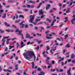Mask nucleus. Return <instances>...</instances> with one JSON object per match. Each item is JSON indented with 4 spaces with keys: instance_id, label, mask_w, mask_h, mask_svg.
<instances>
[{
    "instance_id": "obj_1",
    "label": "nucleus",
    "mask_w": 75,
    "mask_h": 75,
    "mask_svg": "<svg viewBox=\"0 0 75 75\" xmlns=\"http://www.w3.org/2000/svg\"><path fill=\"white\" fill-rule=\"evenodd\" d=\"M33 56L34 57L35 61L36 57H35V54L33 52V51H27L25 54V56H24V57L26 59H31Z\"/></svg>"
},
{
    "instance_id": "obj_2",
    "label": "nucleus",
    "mask_w": 75,
    "mask_h": 75,
    "mask_svg": "<svg viewBox=\"0 0 75 75\" xmlns=\"http://www.w3.org/2000/svg\"><path fill=\"white\" fill-rule=\"evenodd\" d=\"M30 22H31V23H33V21H34V18H35V15H31L30 16Z\"/></svg>"
},
{
    "instance_id": "obj_3",
    "label": "nucleus",
    "mask_w": 75,
    "mask_h": 75,
    "mask_svg": "<svg viewBox=\"0 0 75 75\" xmlns=\"http://www.w3.org/2000/svg\"><path fill=\"white\" fill-rule=\"evenodd\" d=\"M23 23H25V21H23L21 23H19V25L21 26V28H24L25 25L24 24H23Z\"/></svg>"
},
{
    "instance_id": "obj_4",
    "label": "nucleus",
    "mask_w": 75,
    "mask_h": 75,
    "mask_svg": "<svg viewBox=\"0 0 75 75\" xmlns=\"http://www.w3.org/2000/svg\"><path fill=\"white\" fill-rule=\"evenodd\" d=\"M26 38H30V39H31V38H33V36L30 37V35L29 33H28L27 32H26Z\"/></svg>"
},
{
    "instance_id": "obj_5",
    "label": "nucleus",
    "mask_w": 75,
    "mask_h": 75,
    "mask_svg": "<svg viewBox=\"0 0 75 75\" xmlns=\"http://www.w3.org/2000/svg\"><path fill=\"white\" fill-rule=\"evenodd\" d=\"M2 8H3V6L0 4V14H1L2 13H3L4 11L3 9H2Z\"/></svg>"
},
{
    "instance_id": "obj_6",
    "label": "nucleus",
    "mask_w": 75,
    "mask_h": 75,
    "mask_svg": "<svg viewBox=\"0 0 75 75\" xmlns=\"http://www.w3.org/2000/svg\"><path fill=\"white\" fill-rule=\"evenodd\" d=\"M57 40L59 41H63L64 39H63V38H62L60 37V38H57Z\"/></svg>"
},
{
    "instance_id": "obj_7",
    "label": "nucleus",
    "mask_w": 75,
    "mask_h": 75,
    "mask_svg": "<svg viewBox=\"0 0 75 75\" xmlns=\"http://www.w3.org/2000/svg\"><path fill=\"white\" fill-rule=\"evenodd\" d=\"M47 6L46 7V10H47L48 9H49V8H50V7H51V5H50V4H47Z\"/></svg>"
},
{
    "instance_id": "obj_8",
    "label": "nucleus",
    "mask_w": 75,
    "mask_h": 75,
    "mask_svg": "<svg viewBox=\"0 0 75 75\" xmlns=\"http://www.w3.org/2000/svg\"><path fill=\"white\" fill-rule=\"evenodd\" d=\"M34 43V42H30V41L28 42L27 43V45H29V44H30L31 45V44H33Z\"/></svg>"
},
{
    "instance_id": "obj_9",
    "label": "nucleus",
    "mask_w": 75,
    "mask_h": 75,
    "mask_svg": "<svg viewBox=\"0 0 75 75\" xmlns=\"http://www.w3.org/2000/svg\"><path fill=\"white\" fill-rule=\"evenodd\" d=\"M45 52L44 51L42 53L43 56L44 58L47 57V54H45Z\"/></svg>"
},
{
    "instance_id": "obj_10",
    "label": "nucleus",
    "mask_w": 75,
    "mask_h": 75,
    "mask_svg": "<svg viewBox=\"0 0 75 75\" xmlns=\"http://www.w3.org/2000/svg\"><path fill=\"white\" fill-rule=\"evenodd\" d=\"M5 25L7 27H10V24H8L6 22L4 23Z\"/></svg>"
},
{
    "instance_id": "obj_11",
    "label": "nucleus",
    "mask_w": 75,
    "mask_h": 75,
    "mask_svg": "<svg viewBox=\"0 0 75 75\" xmlns=\"http://www.w3.org/2000/svg\"><path fill=\"white\" fill-rule=\"evenodd\" d=\"M71 47V45H69V43H68L65 46V48H69Z\"/></svg>"
},
{
    "instance_id": "obj_12",
    "label": "nucleus",
    "mask_w": 75,
    "mask_h": 75,
    "mask_svg": "<svg viewBox=\"0 0 75 75\" xmlns=\"http://www.w3.org/2000/svg\"><path fill=\"white\" fill-rule=\"evenodd\" d=\"M16 38H14L13 39H11V38H10L9 39H8L7 40V41H10V40H16Z\"/></svg>"
},
{
    "instance_id": "obj_13",
    "label": "nucleus",
    "mask_w": 75,
    "mask_h": 75,
    "mask_svg": "<svg viewBox=\"0 0 75 75\" xmlns=\"http://www.w3.org/2000/svg\"><path fill=\"white\" fill-rule=\"evenodd\" d=\"M39 15H43L44 14V12H39Z\"/></svg>"
},
{
    "instance_id": "obj_14",
    "label": "nucleus",
    "mask_w": 75,
    "mask_h": 75,
    "mask_svg": "<svg viewBox=\"0 0 75 75\" xmlns=\"http://www.w3.org/2000/svg\"><path fill=\"white\" fill-rule=\"evenodd\" d=\"M46 21H48L50 23L52 21L51 20H50V19L48 18H47V19H46Z\"/></svg>"
},
{
    "instance_id": "obj_15",
    "label": "nucleus",
    "mask_w": 75,
    "mask_h": 75,
    "mask_svg": "<svg viewBox=\"0 0 75 75\" xmlns=\"http://www.w3.org/2000/svg\"><path fill=\"white\" fill-rule=\"evenodd\" d=\"M0 32L1 34H3L4 33V30H2L1 29H0Z\"/></svg>"
},
{
    "instance_id": "obj_16",
    "label": "nucleus",
    "mask_w": 75,
    "mask_h": 75,
    "mask_svg": "<svg viewBox=\"0 0 75 75\" xmlns=\"http://www.w3.org/2000/svg\"><path fill=\"white\" fill-rule=\"evenodd\" d=\"M46 38H47V39H48V40H50L52 38V37H49V36H47L46 37Z\"/></svg>"
},
{
    "instance_id": "obj_17",
    "label": "nucleus",
    "mask_w": 75,
    "mask_h": 75,
    "mask_svg": "<svg viewBox=\"0 0 75 75\" xmlns=\"http://www.w3.org/2000/svg\"><path fill=\"white\" fill-rule=\"evenodd\" d=\"M58 58H59V59H61L62 60V61H64V57H62L61 58V57L60 56H59Z\"/></svg>"
},
{
    "instance_id": "obj_18",
    "label": "nucleus",
    "mask_w": 75,
    "mask_h": 75,
    "mask_svg": "<svg viewBox=\"0 0 75 75\" xmlns=\"http://www.w3.org/2000/svg\"><path fill=\"white\" fill-rule=\"evenodd\" d=\"M40 73L41 74H39V75H44L45 74V73L43 71H41Z\"/></svg>"
},
{
    "instance_id": "obj_19",
    "label": "nucleus",
    "mask_w": 75,
    "mask_h": 75,
    "mask_svg": "<svg viewBox=\"0 0 75 75\" xmlns=\"http://www.w3.org/2000/svg\"><path fill=\"white\" fill-rule=\"evenodd\" d=\"M41 5H42L41 3H40L39 6H37V8H38V9L39 8H40V7H41Z\"/></svg>"
},
{
    "instance_id": "obj_20",
    "label": "nucleus",
    "mask_w": 75,
    "mask_h": 75,
    "mask_svg": "<svg viewBox=\"0 0 75 75\" xmlns=\"http://www.w3.org/2000/svg\"><path fill=\"white\" fill-rule=\"evenodd\" d=\"M71 38V39H69V43H71L72 42V38Z\"/></svg>"
},
{
    "instance_id": "obj_21",
    "label": "nucleus",
    "mask_w": 75,
    "mask_h": 75,
    "mask_svg": "<svg viewBox=\"0 0 75 75\" xmlns=\"http://www.w3.org/2000/svg\"><path fill=\"white\" fill-rule=\"evenodd\" d=\"M74 58V54L73 53L71 54V59H73V58Z\"/></svg>"
},
{
    "instance_id": "obj_22",
    "label": "nucleus",
    "mask_w": 75,
    "mask_h": 75,
    "mask_svg": "<svg viewBox=\"0 0 75 75\" xmlns=\"http://www.w3.org/2000/svg\"><path fill=\"white\" fill-rule=\"evenodd\" d=\"M19 17L20 18H24V16L23 15H20L19 16Z\"/></svg>"
},
{
    "instance_id": "obj_23",
    "label": "nucleus",
    "mask_w": 75,
    "mask_h": 75,
    "mask_svg": "<svg viewBox=\"0 0 75 75\" xmlns=\"http://www.w3.org/2000/svg\"><path fill=\"white\" fill-rule=\"evenodd\" d=\"M6 13H5L4 14V16L2 17V18H6Z\"/></svg>"
},
{
    "instance_id": "obj_24",
    "label": "nucleus",
    "mask_w": 75,
    "mask_h": 75,
    "mask_svg": "<svg viewBox=\"0 0 75 75\" xmlns=\"http://www.w3.org/2000/svg\"><path fill=\"white\" fill-rule=\"evenodd\" d=\"M22 30H21L20 31V32L18 33V34H19V35H23V34H22Z\"/></svg>"
},
{
    "instance_id": "obj_25",
    "label": "nucleus",
    "mask_w": 75,
    "mask_h": 75,
    "mask_svg": "<svg viewBox=\"0 0 75 75\" xmlns=\"http://www.w3.org/2000/svg\"><path fill=\"white\" fill-rule=\"evenodd\" d=\"M54 43V41L53 40H52L51 42V45H50V46H52L53 44V43Z\"/></svg>"
},
{
    "instance_id": "obj_26",
    "label": "nucleus",
    "mask_w": 75,
    "mask_h": 75,
    "mask_svg": "<svg viewBox=\"0 0 75 75\" xmlns=\"http://www.w3.org/2000/svg\"><path fill=\"white\" fill-rule=\"evenodd\" d=\"M38 71H41V68L40 67H38Z\"/></svg>"
},
{
    "instance_id": "obj_27",
    "label": "nucleus",
    "mask_w": 75,
    "mask_h": 75,
    "mask_svg": "<svg viewBox=\"0 0 75 75\" xmlns=\"http://www.w3.org/2000/svg\"><path fill=\"white\" fill-rule=\"evenodd\" d=\"M59 67H58V68H57L56 69V70L57 71V72H59Z\"/></svg>"
},
{
    "instance_id": "obj_28",
    "label": "nucleus",
    "mask_w": 75,
    "mask_h": 75,
    "mask_svg": "<svg viewBox=\"0 0 75 75\" xmlns=\"http://www.w3.org/2000/svg\"><path fill=\"white\" fill-rule=\"evenodd\" d=\"M20 21H21L19 19L18 21H15V23H19V22H20Z\"/></svg>"
},
{
    "instance_id": "obj_29",
    "label": "nucleus",
    "mask_w": 75,
    "mask_h": 75,
    "mask_svg": "<svg viewBox=\"0 0 75 75\" xmlns=\"http://www.w3.org/2000/svg\"><path fill=\"white\" fill-rule=\"evenodd\" d=\"M55 45H57V46L59 45V44L58 43H56V44H54L53 45V47H54Z\"/></svg>"
},
{
    "instance_id": "obj_30",
    "label": "nucleus",
    "mask_w": 75,
    "mask_h": 75,
    "mask_svg": "<svg viewBox=\"0 0 75 75\" xmlns=\"http://www.w3.org/2000/svg\"><path fill=\"white\" fill-rule=\"evenodd\" d=\"M46 63L47 64H49V61L48 60H46Z\"/></svg>"
},
{
    "instance_id": "obj_31",
    "label": "nucleus",
    "mask_w": 75,
    "mask_h": 75,
    "mask_svg": "<svg viewBox=\"0 0 75 75\" xmlns=\"http://www.w3.org/2000/svg\"><path fill=\"white\" fill-rule=\"evenodd\" d=\"M36 35H38V36H40L41 35H42V34H39V33H36Z\"/></svg>"
},
{
    "instance_id": "obj_32",
    "label": "nucleus",
    "mask_w": 75,
    "mask_h": 75,
    "mask_svg": "<svg viewBox=\"0 0 75 75\" xmlns=\"http://www.w3.org/2000/svg\"><path fill=\"white\" fill-rule=\"evenodd\" d=\"M32 67L33 68H34V62H33L32 63Z\"/></svg>"
},
{
    "instance_id": "obj_33",
    "label": "nucleus",
    "mask_w": 75,
    "mask_h": 75,
    "mask_svg": "<svg viewBox=\"0 0 75 75\" xmlns=\"http://www.w3.org/2000/svg\"><path fill=\"white\" fill-rule=\"evenodd\" d=\"M72 62L73 64H75V59L73 60L72 61Z\"/></svg>"
},
{
    "instance_id": "obj_34",
    "label": "nucleus",
    "mask_w": 75,
    "mask_h": 75,
    "mask_svg": "<svg viewBox=\"0 0 75 75\" xmlns=\"http://www.w3.org/2000/svg\"><path fill=\"white\" fill-rule=\"evenodd\" d=\"M8 69H13V67H8Z\"/></svg>"
},
{
    "instance_id": "obj_35",
    "label": "nucleus",
    "mask_w": 75,
    "mask_h": 75,
    "mask_svg": "<svg viewBox=\"0 0 75 75\" xmlns=\"http://www.w3.org/2000/svg\"><path fill=\"white\" fill-rule=\"evenodd\" d=\"M12 27H13L14 28H16L17 27H16V25H12Z\"/></svg>"
},
{
    "instance_id": "obj_36",
    "label": "nucleus",
    "mask_w": 75,
    "mask_h": 75,
    "mask_svg": "<svg viewBox=\"0 0 75 75\" xmlns=\"http://www.w3.org/2000/svg\"><path fill=\"white\" fill-rule=\"evenodd\" d=\"M40 20H41V19H36L35 20V21L37 22L38 21H40Z\"/></svg>"
},
{
    "instance_id": "obj_37",
    "label": "nucleus",
    "mask_w": 75,
    "mask_h": 75,
    "mask_svg": "<svg viewBox=\"0 0 75 75\" xmlns=\"http://www.w3.org/2000/svg\"><path fill=\"white\" fill-rule=\"evenodd\" d=\"M43 23V22H40L38 23V25H40V24H42Z\"/></svg>"
},
{
    "instance_id": "obj_38",
    "label": "nucleus",
    "mask_w": 75,
    "mask_h": 75,
    "mask_svg": "<svg viewBox=\"0 0 75 75\" xmlns=\"http://www.w3.org/2000/svg\"><path fill=\"white\" fill-rule=\"evenodd\" d=\"M5 40V38L2 39V42H4V41H5H5H6V40Z\"/></svg>"
},
{
    "instance_id": "obj_39",
    "label": "nucleus",
    "mask_w": 75,
    "mask_h": 75,
    "mask_svg": "<svg viewBox=\"0 0 75 75\" xmlns=\"http://www.w3.org/2000/svg\"><path fill=\"white\" fill-rule=\"evenodd\" d=\"M46 48H47V50H46V51H47V50H49L50 49V47H49V46H47L46 47Z\"/></svg>"
},
{
    "instance_id": "obj_40",
    "label": "nucleus",
    "mask_w": 75,
    "mask_h": 75,
    "mask_svg": "<svg viewBox=\"0 0 75 75\" xmlns=\"http://www.w3.org/2000/svg\"><path fill=\"white\" fill-rule=\"evenodd\" d=\"M4 43H5V41L3 42L2 43V46H4Z\"/></svg>"
},
{
    "instance_id": "obj_41",
    "label": "nucleus",
    "mask_w": 75,
    "mask_h": 75,
    "mask_svg": "<svg viewBox=\"0 0 75 75\" xmlns=\"http://www.w3.org/2000/svg\"><path fill=\"white\" fill-rule=\"evenodd\" d=\"M4 38L5 39H8V38H9V36H7V37H4Z\"/></svg>"
},
{
    "instance_id": "obj_42",
    "label": "nucleus",
    "mask_w": 75,
    "mask_h": 75,
    "mask_svg": "<svg viewBox=\"0 0 75 75\" xmlns=\"http://www.w3.org/2000/svg\"><path fill=\"white\" fill-rule=\"evenodd\" d=\"M13 1L9 0L8 1V3H13Z\"/></svg>"
},
{
    "instance_id": "obj_43",
    "label": "nucleus",
    "mask_w": 75,
    "mask_h": 75,
    "mask_svg": "<svg viewBox=\"0 0 75 75\" xmlns=\"http://www.w3.org/2000/svg\"><path fill=\"white\" fill-rule=\"evenodd\" d=\"M15 16H16V19H18V15H17V13L15 14Z\"/></svg>"
},
{
    "instance_id": "obj_44",
    "label": "nucleus",
    "mask_w": 75,
    "mask_h": 75,
    "mask_svg": "<svg viewBox=\"0 0 75 75\" xmlns=\"http://www.w3.org/2000/svg\"><path fill=\"white\" fill-rule=\"evenodd\" d=\"M52 62L53 65H54V64H55V62L54 60H52Z\"/></svg>"
},
{
    "instance_id": "obj_45",
    "label": "nucleus",
    "mask_w": 75,
    "mask_h": 75,
    "mask_svg": "<svg viewBox=\"0 0 75 75\" xmlns=\"http://www.w3.org/2000/svg\"><path fill=\"white\" fill-rule=\"evenodd\" d=\"M42 42V41L40 40L38 41V44H40V43H41Z\"/></svg>"
},
{
    "instance_id": "obj_46",
    "label": "nucleus",
    "mask_w": 75,
    "mask_h": 75,
    "mask_svg": "<svg viewBox=\"0 0 75 75\" xmlns=\"http://www.w3.org/2000/svg\"><path fill=\"white\" fill-rule=\"evenodd\" d=\"M71 59H68L67 61L68 62H71Z\"/></svg>"
},
{
    "instance_id": "obj_47",
    "label": "nucleus",
    "mask_w": 75,
    "mask_h": 75,
    "mask_svg": "<svg viewBox=\"0 0 75 75\" xmlns=\"http://www.w3.org/2000/svg\"><path fill=\"white\" fill-rule=\"evenodd\" d=\"M59 7H61V6H62V4L59 3Z\"/></svg>"
},
{
    "instance_id": "obj_48",
    "label": "nucleus",
    "mask_w": 75,
    "mask_h": 75,
    "mask_svg": "<svg viewBox=\"0 0 75 75\" xmlns=\"http://www.w3.org/2000/svg\"><path fill=\"white\" fill-rule=\"evenodd\" d=\"M10 7V5L6 6V8H9Z\"/></svg>"
},
{
    "instance_id": "obj_49",
    "label": "nucleus",
    "mask_w": 75,
    "mask_h": 75,
    "mask_svg": "<svg viewBox=\"0 0 75 75\" xmlns=\"http://www.w3.org/2000/svg\"><path fill=\"white\" fill-rule=\"evenodd\" d=\"M68 17H66L64 18V19H65V20H66V21H68Z\"/></svg>"
},
{
    "instance_id": "obj_50",
    "label": "nucleus",
    "mask_w": 75,
    "mask_h": 75,
    "mask_svg": "<svg viewBox=\"0 0 75 75\" xmlns=\"http://www.w3.org/2000/svg\"><path fill=\"white\" fill-rule=\"evenodd\" d=\"M51 67V64H49V66H47L48 68H50Z\"/></svg>"
},
{
    "instance_id": "obj_51",
    "label": "nucleus",
    "mask_w": 75,
    "mask_h": 75,
    "mask_svg": "<svg viewBox=\"0 0 75 75\" xmlns=\"http://www.w3.org/2000/svg\"><path fill=\"white\" fill-rule=\"evenodd\" d=\"M67 74H68V75H71V72H67Z\"/></svg>"
},
{
    "instance_id": "obj_52",
    "label": "nucleus",
    "mask_w": 75,
    "mask_h": 75,
    "mask_svg": "<svg viewBox=\"0 0 75 75\" xmlns=\"http://www.w3.org/2000/svg\"><path fill=\"white\" fill-rule=\"evenodd\" d=\"M9 50H11L12 48V46H9Z\"/></svg>"
},
{
    "instance_id": "obj_53",
    "label": "nucleus",
    "mask_w": 75,
    "mask_h": 75,
    "mask_svg": "<svg viewBox=\"0 0 75 75\" xmlns=\"http://www.w3.org/2000/svg\"><path fill=\"white\" fill-rule=\"evenodd\" d=\"M65 6H66V5L64 4L63 5L62 8H64V7H65Z\"/></svg>"
},
{
    "instance_id": "obj_54",
    "label": "nucleus",
    "mask_w": 75,
    "mask_h": 75,
    "mask_svg": "<svg viewBox=\"0 0 75 75\" xmlns=\"http://www.w3.org/2000/svg\"><path fill=\"white\" fill-rule=\"evenodd\" d=\"M24 11H28V9H24Z\"/></svg>"
},
{
    "instance_id": "obj_55",
    "label": "nucleus",
    "mask_w": 75,
    "mask_h": 75,
    "mask_svg": "<svg viewBox=\"0 0 75 75\" xmlns=\"http://www.w3.org/2000/svg\"><path fill=\"white\" fill-rule=\"evenodd\" d=\"M19 31H20V30H15V32H16V33L19 32Z\"/></svg>"
},
{
    "instance_id": "obj_56",
    "label": "nucleus",
    "mask_w": 75,
    "mask_h": 75,
    "mask_svg": "<svg viewBox=\"0 0 75 75\" xmlns=\"http://www.w3.org/2000/svg\"><path fill=\"white\" fill-rule=\"evenodd\" d=\"M40 48L39 47V46H38V47H36V50H39V49Z\"/></svg>"
},
{
    "instance_id": "obj_57",
    "label": "nucleus",
    "mask_w": 75,
    "mask_h": 75,
    "mask_svg": "<svg viewBox=\"0 0 75 75\" xmlns=\"http://www.w3.org/2000/svg\"><path fill=\"white\" fill-rule=\"evenodd\" d=\"M66 13H69V10H67L66 11Z\"/></svg>"
},
{
    "instance_id": "obj_58",
    "label": "nucleus",
    "mask_w": 75,
    "mask_h": 75,
    "mask_svg": "<svg viewBox=\"0 0 75 75\" xmlns=\"http://www.w3.org/2000/svg\"><path fill=\"white\" fill-rule=\"evenodd\" d=\"M49 2L50 3H53V2H52L51 0L49 1Z\"/></svg>"
},
{
    "instance_id": "obj_59",
    "label": "nucleus",
    "mask_w": 75,
    "mask_h": 75,
    "mask_svg": "<svg viewBox=\"0 0 75 75\" xmlns=\"http://www.w3.org/2000/svg\"><path fill=\"white\" fill-rule=\"evenodd\" d=\"M7 51V47H6L5 49V51Z\"/></svg>"
},
{
    "instance_id": "obj_60",
    "label": "nucleus",
    "mask_w": 75,
    "mask_h": 75,
    "mask_svg": "<svg viewBox=\"0 0 75 75\" xmlns=\"http://www.w3.org/2000/svg\"><path fill=\"white\" fill-rule=\"evenodd\" d=\"M25 28H28V26L27 24L25 25Z\"/></svg>"
},
{
    "instance_id": "obj_61",
    "label": "nucleus",
    "mask_w": 75,
    "mask_h": 75,
    "mask_svg": "<svg viewBox=\"0 0 75 75\" xmlns=\"http://www.w3.org/2000/svg\"><path fill=\"white\" fill-rule=\"evenodd\" d=\"M52 34H53V35H55V33L54 32H52Z\"/></svg>"
},
{
    "instance_id": "obj_62",
    "label": "nucleus",
    "mask_w": 75,
    "mask_h": 75,
    "mask_svg": "<svg viewBox=\"0 0 75 75\" xmlns=\"http://www.w3.org/2000/svg\"><path fill=\"white\" fill-rule=\"evenodd\" d=\"M29 25L30 26V27H33V25L32 24H29Z\"/></svg>"
},
{
    "instance_id": "obj_63",
    "label": "nucleus",
    "mask_w": 75,
    "mask_h": 75,
    "mask_svg": "<svg viewBox=\"0 0 75 75\" xmlns=\"http://www.w3.org/2000/svg\"><path fill=\"white\" fill-rule=\"evenodd\" d=\"M49 32V30H47V31L45 32V34H47V33H48Z\"/></svg>"
},
{
    "instance_id": "obj_64",
    "label": "nucleus",
    "mask_w": 75,
    "mask_h": 75,
    "mask_svg": "<svg viewBox=\"0 0 75 75\" xmlns=\"http://www.w3.org/2000/svg\"><path fill=\"white\" fill-rule=\"evenodd\" d=\"M45 15H43V16H42L41 17V18H42L44 17H45Z\"/></svg>"
}]
</instances>
